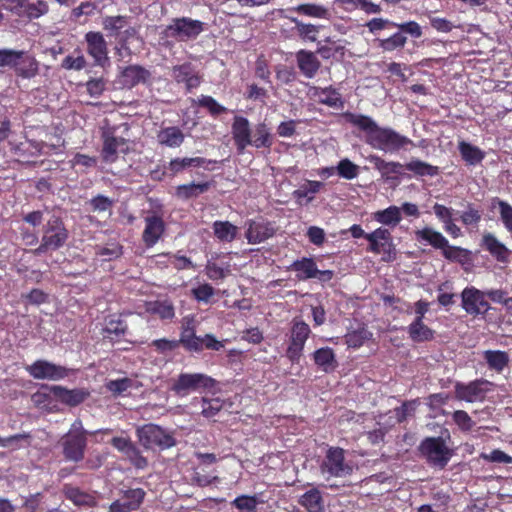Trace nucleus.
Listing matches in <instances>:
<instances>
[{"instance_id":"f257e3e1","label":"nucleus","mask_w":512,"mask_h":512,"mask_svg":"<svg viewBox=\"0 0 512 512\" xmlns=\"http://www.w3.org/2000/svg\"><path fill=\"white\" fill-rule=\"evenodd\" d=\"M346 120L365 132L366 142L375 149L393 153L412 141L390 128H382L370 117L358 114L347 113Z\"/></svg>"},{"instance_id":"1a4fd4ad","label":"nucleus","mask_w":512,"mask_h":512,"mask_svg":"<svg viewBox=\"0 0 512 512\" xmlns=\"http://www.w3.org/2000/svg\"><path fill=\"white\" fill-rule=\"evenodd\" d=\"M203 31V23L190 18L174 19L167 26L165 34L167 37H175L180 41L196 38Z\"/></svg>"},{"instance_id":"4468645a","label":"nucleus","mask_w":512,"mask_h":512,"mask_svg":"<svg viewBox=\"0 0 512 512\" xmlns=\"http://www.w3.org/2000/svg\"><path fill=\"white\" fill-rule=\"evenodd\" d=\"M311 333L310 327L303 321H295L291 329L290 345L287 349V356L291 361H298L305 342Z\"/></svg>"},{"instance_id":"b1692460","label":"nucleus","mask_w":512,"mask_h":512,"mask_svg":"<svg viewBox=\"0 0 512 512\" xmlns=\"http://www.w3.org/2000/svg\"><path fill=\"white\" fill-rule=\"evenodd\" d=\"M483 245L490 254L500 262H506L510 251L493 234L487 233L483 236Z\"/></svg>"},{"instance_id":"5fc2aeb1","label":"nucleus","mask_w":512,"mask_h":512,"mask_svg":"<svg viewBox=\"0 0 512 512\" xmlns=\"http://www.w3.org/2000/svg\"><path fill=\"white\" fill-rule=\"evenodd\" d=\"M48 12V5L44 1H37L35 3L24 2L23 13L29 18H39Z\"/></svg>"},{"instance_id":"412c9836","label":"nucleus","mask_w":512,"mask_h":512,"mask_svg":"<svg viewBox=\"0 0 512 512\" xmlns=\"http://www.w3.org/2000/svg\"><path fill=\"white\" fill-rule=\"evenodd\" d=\"M309 95L316 99L318 102L325 104L332 108H342L343 101L339 92L332 88H319L312 86L309 88Z\"/></svg>"},{"instance_id":"a878e982","label":"nucleus","mask_w":512,"mask_h":512,"mask_svg":"<svg viewBox=\"0 0 512 512\" xmlns=\"http://www.w3.org/2000/svg\"><path fill=\"white\" fill-rule=\"evenodd\" d=\"M149 73L144 68L132 65L126 67L121 73V82L124 86L133 87L141 82H145Z\"/></svg>"},{"instance_id":"052dcab7","label":"nucleus","mask_w":512,"mask_h":512,"mask_svg":"<svg viewBox=\"0 0 512 512\" xmlns=\"http://www.w3.org/2000/svg\"><path fill=\"white\" fill-rule=\"evenodd\" d=\"M86 60L83 55L77 56L68 55L62 62V67L67 70H81L85 67Z\"/></svg>"},{"instance_id":"39448f33","label":"nucleus","mask_w":512,"mask_h":512,"mask_svg":"<svg viewBox=\"0 0 512 512\" xmlns=\"http://www.w3.org/2000/svg\"><path fill=\"white\" fill-rule=\"evenodd\" d=\"M140 444L146 449L159 447L166 449L174 446L175 441L170 433L155 424H147L137 429Z\"/></svg>"},{"instance_id":"864d4df0","label":"nucleus","mask_w":512,"mask_h":512,"mask_svg":"<svg viewBox=\"0 0 512 512\" xmlns=\"http://www.w3.org/2000/svg\"><path fill=\"white\" fill-rule=\"evenodd\" d=\"M191 294L198 302L209 303L215 294V289L210 284L204 283L194 287Z\"/></svg>"},{"instance_id":"c756f323","label":"nucleus","mask_w":512,"mask_h":512,"mask_svg":"<svg viewBox=\"0 0 512 512\" xmlns=\"http://www.w3.org/2000/svg\"><path fill=\"white\" fill-rule=\"evenodd\" d=\"M146 312L157 315L162 320H171L175 316L174 306L169 301H151L146 303Z\"/></svg>"},{"instance_id":"f03ea898","label":"nucleus","mask_w":512,"mask_h":512,"mask_svg":"<svg viewBox=\"0 0 512 512\" xmlns=\"http://www.w3.org/2000/svg\"><path fill=\"white\" fill-rule=\"evenodd\" d=\"M215 380L202 373H182L174 381L171 390L180 397L191 392H202L215 386Z\"/></svg>"},{"instance_id":"0eeeda50","label":"nucleus","mask_w":512,"mask_h":512,"mask_svg":"<svg viewBox=\"0 0 512 512\" xmlns=\"http://www.w3.org/2000/svg\"><path fill=\"white\" fill-rule=\"evenodd\" d=\"M64 455L67 459L72 461H79L83 458L84 449L86 447L85 431L83 430L82 423L75 421L66 439L63 443Z\"/></svg>"},{"instance_id":"4be33fe9","label":"nucleus","mask_w":512,"mask_h":512,"mask_svg":"<svg viewBox=\"0 0 512 512\" xmlns=\"http://www.w3.org/2000/svg\"><path fill=\"white\" fill-rule=\"evenodd\" d=\"M488 368L496 373H502L509 367L510 355L502 350H486L482 354Z\"/></svg>"},{"instance_id":"69168bd1","label":"nucleus","mask_w":512,"mask_h":512,"mask_svg":"<svg viewBox=\"0 0 512 512\" xmlns=\"http://www.w3.org/2000/svg\"><path fill=\"white\" fill-rule=\"evenodd\" d=\"M482 458L495 463H506L510 464L512 463V457L506 454L505 452L495 449L491 451L489 454H482Z\"/></svg>"},{"instance_id":"6e6552de","label":"nucleus","mask_w":512,"mask_h":512,"mask_svg":"<svg viewBox=\"0 0 512 512\" xmlns=\"http://www.w3.org/2000/svg\"><path fill=\"white\" fill-rule=\"evenodd\" d=\"M369 242L368 250L375 254L383 253L384 261H392L395 258V249L392 236L387 228L379 227L366 235Z\"/></svg>"},{"instance_id":"ea45409f","label":"nucleus","mask_w":512,"mask_h":512,"mask_svg":"<svg viewBox=\"0 0 512 512\" xmlns=\"http://www.w3.org/2000/svg\"><path fill=\"white\" fill-rule=\"evenodd\" d=\"M206 163V160L201 157H192V158H176L170 161L169 170L172 173H178L189 167H198Z\"/></svg>"},{"instance_id":"5701e85b","label":"nucleus","mask_w":512,"mask_h":512,"mask_svg":"<svg viewBox=\"0 0 512 512\" xmlns=\"http://www.w3.org/2000/svg\"><path fill=\"white\" fill-rule=\"evenodd\" d=\"M297 63L301 72L307 78H313L320 67L316 55L310 51L301 50L297 53Z\"/></svg>"},{"instance_id":"f704fd0d","label":"nucleus","mask_w":512,"mask_h":512,"mask_svg":"<svg viewBox=\"0 0 512 512\" xmlns=\"http://www.w3.org/2000/svg\"><path fill=\"white\" fill-rule=\"evenodd\" d=\"M64 493L67 499L77 506H92L95 503V499L92 495L81 491L77 487L65 486Z\"/></svg>"},{"instance_id":"6e6d98bb","label":"nucleus","mask_w":512,"mask_h":512,"mask_svg":"<svg viewBox=\"0 0 512 512\" xmlns=\"http://www.w3.org/2000/svg\"><path fill=\"white\" fill-rule=\"evenodd\" d=\"M201 403H202L201 413L206 418L215 416L221 410V408L223 406V403L219 398H214V399L202 398Z\"/></svg>"},{"instance_id":"de8ad7c7","label":"nucleus","mask_w":512,"mask_h":512,"mask_svg":"<svg viewBox=\"0 0 512 512\" xmlns=\"http://www.w3.org/2000/svg\"><path fill=\"white\" fill-rule=\"evenodd\" d=\"M292 21L295 23L296 29H297L299 35L303 39L309 40L312 42L317 40V35L322 26L302 23V22L298 21L297 19H292Z\"/></svg>"},{"instance_id":"7c9ffc66","label":"nucleus","mask_w":512,"mask_h":512,"mask_svg":"<svg viewBox=\"0 0 512 512\" xmlns=\"http://www.w3.org/2000/svg\"><path fill=\"white\" fill-rule=\"evenodd\" d=\"M410 338L415 342L429 341L433 338L434 332L426 326L422 320L415 319L408 328Z\"/></svg>"},{"instance_id":"a211bd4d","label":"nucleus","mask_w":512,"mask_h":512,"mask_svg":"<svg viewBox=\"0 0 512 512\" xmlns=\"http://www.w3.org/2000/svg\"><path fill=\"white\" fill-rule=\"evenodd\" d=\"M232 135L237 150L242 153L251 142L249 121L242 116H236L232 124Z\"/></svg>"},{"instance_id":"473e14b6","label":"nucleus","mask_w":512,"mask_h":512,"mask_svg":"<svg viewBox=\"0 0 512 512\" xmlns=\"http://www.w3.org/2000/svg\"><path fill=\"white\" fill-rule=\"evenodd\" d=\"M300 504L309 512H323V501L320 491L311 489L300 498Z\"/></svg>"},{"instance_id":"13d9d810","label":"nucleus","mask_w":512,"mask_h":512,"mask_svg":"<svg viewBox=\"0 0 512 512\" xmlns=\"http://www.w3.org/2000/svg\"><path fill=\"white\" fill-rule=\"evenodd\" d=\"M453 420L457 426L464 431H469L474 426V422L467 412L458 410L453 413Z\"/></svg>"},{"instance_id":"e2e57ef3","label":"nucleus","mask_w":512,"mask_h":512,"mask_svg":"<svg viewBox=\"0 0 512 512\" xmlns=\"http://www.w3.org/2000/svg\"><path fill=\"white\" fill-rule=\"evenodd\" d=\"M194 318L193 317H185L184 323H183V329L181 332V336L178 342V344H182L183 346L186 345V340H190L193 337L196 336L195 330H194Z\"/></svg>"},{"instance_id":"bf43d9fd","label":"nucleus","mask_w":512,"mask_h":512,"mask_svg":"<svg viewBox=\"0 0 512 512\" xmlns=\"http://www.w3.org/2000/svg\"><path fill=\"white\" fill-rule=\"evenodd\" d=\"M72 167L80 166L84 169L95 167L97 164V158L86 154L77 153L70 161Z\"/></svg>"},{"instance_id":"9d476101","label":"nucleus","mask_w":512,"mask_h":512,"mask_svg":"<svg viewBox=\"0 0 512 512\" xmlns=\"http://www.w3.org/2000/svg\"><path fill=\"white\" fill-rule=\"evenodd\" d=\"M27 372L35 379L57 381L68 376L69 370L63 366L46 360H37L26 367Z\"/></svg>"},{"instance_id":"f8f14e48","label":"nucleus","mask_w":512,"mask_h":512,"mask_svg":"<svg viewBox=\"0 0 512 512\" xmlns=\"http://www.w3.org/2000/svg\"><path fill=\"white\" fill-rule=\"evenodd\" d=\"M483 291L471 286L466 287L461 293L462 308L470 315L484 314L489 310V304Z\"/></svg>"},{"instance_id":"0e129e2a","label":"nucleus","mask_w":512,"mask_h":512,"mask_svg":"<svg viewBox=\"0 0 512 512\" xmlns=\"http://www.w3.org/2000/svg\"><path fill=\"white\" fill-rule=\"evenodd\" d=\"M124 455L131 461V463L137 468H144L147 466V460L141 456L139 450L133 444L131 447L124 453Z\"/></svg>"},{"instance_id":"49530a36","label":"nucleus","mask_w":512,"mask_h":512,"mask_svg":"<svg viewBox=\"0 0 512 512\" xmlns=\"http://www.w3.org/2000/svg\"><path fill=\"white\" fill-rule=\"evenodd\" d=\"M337 173L340 177L352 180L359 175V166L351 162L349 159H342L336 166Z\"/></svg>"},{"instance_id":"338daca9","label":"nucleus","mask_w":512,"mask_h":512,"mask_svg":"<svg viewBox=\"0 0 512 512\" xmlns=\"http://www.w3.org/2000/svg\"><path fill=\"white\" fill-rule=\"evenodd\" d=\"M25 441V436L21 434L13 435L10 437H0V447L15 450L21 447V443Z\"/></svg>"},{"instance_id":"f3484780","label":"nucleus","mask_w":512,"mask_h":512,"mask_svg":"<svg viewBox=\"0 0 512 512\" xmlns=\"http://www.w3.org/2000/svg\"><path fill=\"white\" fill-rule=\"evenodd\" d=\"M145 492L142 489H131L124 493L122 499L110 505V512H130L139 508Z\"/></svg>"},{"instance_id":"680f3d73","label":"nucleus","mask_w":512,"mask_h":512,"mask_svg":"<svg viewBox=\"0 0 512 512\" xmlns=\"http://www.w3.org/2000/svg\"><path fill=\"white\" fill-rule=\"evenodd\" d=\"M132 386V380L129 378H121L111 380L107 383V388L114 394H122Z\"/></svg>"},{"instance_id":"a18cd8bd","label":"nucleus","mask_w":512,"mask_h":512,"mask_svg":"<svg viewBox=\"0 0 512 512\" xmlns=\"http://www.w3.org/2000/svg\"><path fill=\"white\" fill-rule=\"evenodd\" d=\"M407 38L402 33L397 32L386 39L379 40V47L384 51H394L396 49L403 48L406 44Z\"/></svg>"},{"instance_id":"6ab92c4d","label":"nucleus","mask_w":512,"mask_h":512,"mask_svg":"<svg viewBox=\"0 0 512 512\" xmlns=\"http://www.w3.org/2000/svg\"><path fill=\"white\" fill-rule=\"evenodd\" d=\"M165 230V223L157 215L147 216L145 218V228L143 231V241L148 247L154 246Z\"/></svg>"},{"instance_id":"37998d69","label":"nucleus","mask_w":512,"mask_h":512,"mask_svg":"<svg viewBox=\"0 0 512 512\" xmlns=\"http://www.w3.org/2000/svg\"><path fill=\"white\" fill-rule=\"evenodd\" d=\"M405 168L418 176H434L438 168L418 159H413L405 165Z\"/></svg>"},{"instance_id":"9b49d317","label":"nucleus","mask_w":512,"mask_h":512,"mask_svg":"<svg viewBox=\"0 0 512 512\" xmlns=\"http://www.w3.org/2000/svg\"><path fill=\"white\" fill-rule=\"evenodd\" d=\"M422 453L429 462L443 468L451 457V452L440 438H428L421 444Z\"/></svg>"},{"instance_id":"c9c22d12","label":"nucleus","mask_w":512,"mask_h":512,"mask_svg":"<svg viewBox=\"0 0 512 512\" xmlns=\"http://www.w3.org/2000/svg\"><path fill=\"white\" fill-rule=\"evenodd\" d=\"M209 188V183H189L180 185L176 189V196L180 199L186 200L189 198L197 197L198 195L206 192Z\"/></svg>"},{"instance_id":"4c0bfd02","label":"nucleus","mask_w":512,"mask_h":512,"mask_svg":"<svg viewBox=\"0 0 512 512\" xmlns=\"http://www.w3.org/2000/svg\"><path fill=\"white\" fill-rule=\"evenodd\" d=\"M369 160L381 175L385 177L391 174H399L403 167L402 164L398 162H387L378 156H371Z\"/></svg>"},{"instance_id":"09e8293b","label":"nucleus","mask_w":512,"mask_h":512,"mask_svg":"<svg viewBox=\"0 0 512 512\" xmlns=\"http://www.w3.org/2000/svg\"><path fill=\"white\" fill-rule=\"evenodd\" d=\"M496 205L500 220L505 229L512 235V206L503 200H498Z\"/></svg>"},{"instance_id":"cd10ccee","label":"nucleus","mask_w":512,"mask_h":512,"mask_svg":"<svg viewBox=\"0 0 512 512\" xmlns=\"http://www.w3.org/2000/svg\"><path fill=\"white\" fill-rule=\"evenodd\" d=\"M418 241H425L436 249L447 246L448 240L438 231L425 227L415 232Z\"/></svg>"},{"instance_id":"72a5a7b5","label":"nucleus","mask_w":512,"mask_h":512,"mask_svg":"<svg viewBox=\"0 0 512 512\" xmlns=\"http://www.w3.org/2000/svg\"><path fill=\"white\" fill-rule=\"evenodd\" d=\"M459 151L462 158L470 165L480 163L485 157V153L481 149L465 141L459 143Z\"/></svg>"},{"instance_id":"774afa93","label":"nucleus","mask_w":512,"mask_h":512,"mask_svg":"<svg viewBox=\"0 0 512 512\" xmlns=\"http://www.w3.org/2000/svg\"><path fill=\"white\" fill-rule=\"evenodd\" d=\"M434 213L436 217L443 223H447L448 221L453 219V209L448 208L444 205L436 203L433 206Z\"/></svg>"},{"instance_id":"a19ab883","label":"nucleus","mask_w":512,"mask_h":512,"mask_svg":"<svg viewBox=\"0 0 512 512\" xmlns=\"http://www.w3.org/2000/svg\"><path fill=\"white\" fill-rule=\"evenodd\" d=\"M293 267L294 270L298 272V276L301 279L314 278L318 272L315 262L308 258L294 262Z\"/></svg>"},{"instance_id":"dca6fc26","label":"nucleus","mask_w":512,"mask_h":512,"mask_svg":"<svg viewBox=\"0 0 512 512\" xmlns=\"http://www.w3.org/2000/svg\"><path fill=\"white\" fill-rule=\"evenodd\" d=\"M246 239L249 244H259L274 234L273 226L265 220H249L247 223Z\"/></svg>"},{"instance_id":"7ed1b4c3","label":"nucleus","mask_w":512,"mask_h":512,"mask_svg":"<svg viewBox=\"0 0 512 512\" xmlns=\"http://www.w3.org/2000/svg\"><path fill=\"white\" fill-rule=\"evenodd\" d=\"M353 471L352 465L345 461L344 450L330 447L320 465L321 475L329 480L332 477H346Z\"/></svg>"},{"instance_id":"8fccbe9b","label":"nucleus","mask_w":512,"mask_h":512,"mask_svg":"<svg viewBox=\"0 0 512 512\" xmlns=\"http://www.w3.org/2000/svg\"><path fill=\"white\" fill-rule=\"evenodd\" d=\"M322 187V183L319 181H308L305 185H303L300 189L294 192L296 198H306L308 202L312 201L314 198V194L319 192Z\"/></svg>"},{"instance_id":"bb28decb","label":"nucleus","mask_w":512,"mask_h":512,"mask_svg":"<svg viewBox=\"0 0 512 512\" xmlns=\"http://www.w3.org/2000/svg\"><path fill=\"white\" fill-rule=\"evenodd\" d=\"M215 237L224 243L232 242L238 235L239 229L229 221H215L212 225Z\"/></svg>"},{"instance_id":"3c124183","label":"nucleus","mask_w":512,"mask_h":512,"mask_svg":"<svg viewBox=\"0 0 512 512\" xmlns=\"http://www.w3.org/2000/svg\"><path fill=\"white\" fill-rule=\"evenodd\" d=\"M103 28L112 35H116L126 27V18L123 16H107L103 19Z\"/></svg>"},{"instance_id":"c85d7f7f","label":"nucleus","mask_w":512,"mask_h":512,"mask_svg":"<svg viewBox=\"0 0 512 512\" xmlns=\"http://www.w3.org/2000/svg\"><path fill=\"white\" fill-rule=\"evenodd\" d=\"M158 142L167 147H179L184 141V134L177 127H167L159 131Z\"/></svg>"},{"instance_id":"2eb2a0df","label":"nucleus","mask_w":512,"mask_h":512,"mask_svg":"<svg viewBox=\"0 0 512 512\" xmlns=\"http://www.w3.org/2000/svg\"><path fill=\"white\" fill-rule=\"evenodd\" d=\"M87 52L95 64L105 66L109 62L107 43L100 32H88L85 35Z\"/></svg>"},{"instance_id":"aec40b11","label":"nucleus","mask_w":512,"mask_h":512,"mask_svg":"<svg viewBox=\"0 0 512 512\" xmlns=\"http://www.w3.org/2000/svg\"><path fill=\"white\" fill-rule=\"evenodd\" d=\"M49 392L58 401L69 406L79 405L88 396V394L82 389L69 390L59 385H53L49 387Z\"/></svg>"},{"instance_id":"393cba45","label":"nucleus","mask_w":512,"mask_h":512,"mask_svg":"<svg viewBox=\"0 0 512 512\" xmlns=\"http://www.w3.org/2000/svg\"><path fill=\"white\" fill-rule=\"evenodd\" d=\"M372 217L376 222L391 227L397 226L402 220L400 207L394 205L374 212Z\"/></svg>"},{"instance_id":"79ce46f5","label":"nucleus","mask_w":512,"mask_h":512,"mask_svg":"<svg viewBox=\"0 0 512 512\" xmlns=\"http://www.w3.org/2000/svg\"><path fill=\"white\" fill-rule=\"evenodd\" d=\"M372 337V334L364 327L350 331L346 334V344L351 348H359Z\"/></svg>"},{"instance_id":"603ef678","label":"nucleus","mask_w":512,"mask_h":512,"mask_svg":"<svg viewBox=\"0 0 512 512\" xmlns=\"http://www.w3.org/2000/svg\"><path fill=\"white\" fill-rule=\"evenodd\" d=\"M23 55L22 51L12 49L0 50V67H14L16 66Z\"/></svg>"},{"instance_id":"ddd939ff","label":"nucleus","mask_w":512,"mask_h":512,"mask_svg":"<svg viewBox=\"0 0 512 512\" xmlns=\"http://www.w3.org/2000/svg\"><path fill=\"white\" fill-rule=\"evenodd\" d=\"M102 158L107 163L115 162L120 154L129 151V143L123 137H117L109 130L103 132Z\"/></svg>"},{"instance_id":"20e7f679","label":"nucleus","mask_w":512,"mask_h":512,"mask_svg":"<svg viewBox=\"0 0 512 512\" xmlns=\"http://www.w3.org/2000/svg\"><path fill=\"white\" fill-rule=\"evenodd\" d=\"M68 238V232L58 217H52L44 227L41 245L35 250L41 254L48 250H57L64 245Z\"/></svg>"},{"instance_id":"2f4dec72","label":"nucleus","mask_w":512,"mask_h":512,"mask_svg":"<svg viewBox=\"0 0 512 512\" xmlns=\"http://www.w3.org/2000/svg\"><path fill=\"white\" fill-rule=\"evenodd\" d=\"M313 358L315 363L325 372L333 370L336 366L335 355L331 348L325 347L316 350Z\"/></svg>"},{"instance_id":"58836bf2","label":"nucleus","mask_w":512,"mask_h":512,"mask_svg":"<svg viewBox=\"0 0 512 512\" xmlns=\"http://www.w3.org/2000/svg\"><path fill=\"white\" fill-rule=\"evenodd\" d=\"M293 10L300 14L313 18L327 19L329 17L328 9L318 4H301L293 8Z\"/></svg>"},{"instance_id":"423d86ee","label":"nucleus","mask_w":512,"mask_h":512,"mask_svg":"<svg viewBox=\"0 0 512 512\" xmlns=\"http://www.w3.org/2000/svg\"><path fill=\"white\" fill-rule=\"evenodd\" d=\"M492 386L493 383L485 379H477L469 383L458 382L455 385V397L469 403L482 402Z\"/></svg>"},{"instance_id":"c03bdc74","label":"nucleus","mask_w":512,"mask_h":512,"mask_svg":"<svg viewBox=\"0 0 512 512\" xmlns=\"http://www.w3.org/2000/svg\"><path fill=\"white\" fill-rule=\"evenodd\" d=\"M126 330L127 325L122 320L111 319L106 323L104 328L105 337L109 338L111 341H115L124 335Z\"/></svg>"},{"instance_id":"e433bc0d","label":"nucleus","mask_w":512,"mask_h":512,"mask_svg":"<svg viewBox=\"0 0 512 512\" xmlns=\"http://www.w3.org/2000/svg\"><path fill=\"white\" fill-rule=\"evenodd\" d=\"M250 145L256 148L270 147L272 145L269 129L264 123H260L255 127L253 136L251 135Z\"/></svg>"},{"instance_id":"4d7b16f0","label":"nucleus","mask_w":512,"mask_h":512,"mask_svg":"<svg viewBox=\"0 0 512 512\" xmlns=\"http://www.w3.org/2000/svg\"><path fill=\"white\" fill-rule=\"evenodd\" d=\"M232 504L240 511L251 512L256 509L258 501L255 496L241 495Z\"/></svg>"}]
</instances>
